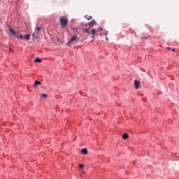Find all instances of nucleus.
<instances>
[{
	"instance_id": "obj_11",
	"label": "nucleus",
	"mask_w": 179,
	"mask_h": 179,
	"mask_svg": "<svg viewBox=\"0 0 179 179\" xmlns=\"http://www.w3.org/2000/svg\"><path fill=\"white\" fill-rule=\"evenodd\" d=\"M32 36H33L34 38H37V37H38V33L35 31V32L33 34Z\"/></svg>"
},
{
	"instance_id": "obj_22",
	"label": "nucleus",
	"mask_w": 179,
	"mask_h": 179,
	"mask_svg": "<svg viewBox=\"0 0 179 179\" xmlns=\"http://www.w3.org/2000/svg\"><path fill=\"white\" fill-rule=\"evenodd\" d=\"M167 50H171V48L168 47V48H167Z\"/></svg>"
},
{
	"instance_id": "obj_16",
	"label": "nucleus",
	"mask_w": 179,
	"mask_h": 179,
	"mask_svg": "<svg viewBox=\"0 0 179 179\" xmlns=\"http://www.w3.org/2000/svg\"><path fill=\"white\" fill-rule=\"evenodd\" d=\"M41 97H43V99H46V97H47V94H41Z\"/></svg>"
},
{
	"instance_id": "obj_13",
	"label": "nucleus",
	"mask_w": 179,
	"mask_h": 179,
	"mask_svg": "<svg viewBox=\"0 0 179 179\" xmlns=\"http://www.w3.org/2000/svg\"><path fill=\"white\" fill-rule=\"evenodd\" d=\"M122 138L123 139H128L129 138L128 134H123Z\"/></svg>"
},
{
	"instance_id": "obj_6",
	"label": "nucleus",
	"mask_w": 179,
	"mask_h": 179,
	"mask_svg": "<svg viewBox=\"0 0 179 179\" xmlns=\"http://www.w3.org/2000/svg\"><path fill=\"white\" fill-rule=\"evenodd\" d=\"M38 85H41V82L38 81V80H36L34 85V87H37V86H38Z\"/></svg>"
},
{
	"instance_id": "obj_9",
	"label": "nucleus",
	"mask_w": 179,
	"mask_h": 179,
	"mask_svg": "<svg viewBox=\"0 0 179 179\" xmlns=\"http://www.w3.org/2000/svg\"><path fill=\"white\" fill-rule=\"evenodd\" d=\"M23 39L24 40H30V35H25L24 36H23Z\"/></svg>"
},
{
	"instance_id": "obj_28",
	"label": "nucleus",
	"mask_w": 179,
	"mask_h": 179,
	"mask_svg": "<svg viewBox=\"0 0 179 179\" xmlns=\"http://www.w3.org/2000/svg\"><path fill=\"white\" fill-rule=\"evenodd\" d=\"M0 47H1V44H0Z\"/></svg>"
},
{
	"instance_id": "obj_26",
	"label": "nucleus",
	"mask_w": 179,
	"mask_h": 179,
	"mask_svg": "<svg viewBox=\"0 0 179 179\" xmlns=\"http://www.w3.org/2000/svg\"><path fill=\"white\" fill-rule=\"evenodd\" d=\"M80 177H83V176L81 175Z\"/></svg>"
},
{
	"instance_id": "obj_17",
	"label": "nucleus",
	"mask_w": 179,
	"mask_h": 179,
	"mask_svg": "<svg viewBox=\"0 0 179 179\" xmlns=\"http://www.w3.org/2000/svg\"><path fill=\"white\" fill-rule=\"evenodd\" d=\"M35 62H38V63L41 62V59H36Z\"/></svg>"
},
{
	"instance_id": "obj_4",
	"label": "nucleus",
	"mask_w": 179,
	"mask_h": 179,
	"mask_svg": "<svg viewBox=\"0 0 179 179\" xmlns=\"http://www.w3.org/2000/svg\"><path fill=\"white\" fill-rule=\"evenodd\" d=\"M90 29V27H89L88 28H83V31H84V33H87V34H91L90 30H89Z\"/></svg>"
},
{
	"instance_id": "obj_24",
	"label": "nucleus",
	"mask_w": 179,
	"mask_h": 179,
	"mask_svg": "<svg viewBox=\"0 0 179 179\" xmlns=\"http://www.w3.org/2000/svg\"><path fill=\"white\" fill-rule=\"evenodd\" d=\"M172 51H176V49H172Z\"/></svg>"
},
{
	"instance_id": "obj_8",
	"label": "nucleus",
	"mask_w": 179,
	"mask_h": 179,
	"mask_svg": "<svg viewBox=\"0 0 179 179\" xmlns=\"http://www.w3.org/2000/svg\"><path fill=\"white\" fill-rule=\"evenodd\" d=\"M81 153H83V155H87V148H83L81 150Z\"/></svg>"
},
{
	"instance_id": "obj_3",
	"label": "nucleus",
	"mask_w": 179,
	"mask_h": 179,
	"mask_svg": "<svg viewBox=\"0 0 179 179\" xmlns=\"http://www.w3.org/2000/svg\"><path fill=\"white\" fill-rule=\"evenodd\" d=\"M134 87H135V89H139V87H141V83L138 80H134Z\"/></svg>"
},
{
	"instance_id": "obj_20",
	"label": "nucleus",
	"mask_w": 179,
	"mask_h": 179,
	"mask_svg": "<svg viewBox=\"0 0 179 179\" xmlns=\"http://www.w3.org/2000/svg\"><path fill=\"white\" fill-rule=\"evenodd\" d=\"M9 50L10 51V52H13V50H12V48H10Z\"/></svg>"
},
{
	"instance_id": "obj_5",
	"label": "nucleus",
	"mask_w": 179,
	"mask_h": 179,
	"mask_svg": "<svg viewBox=\"0 0 179 179\" xmlns=\"http://www.w3.org/2000/svg\"><path fill=\"white\" fill-rule=\"evenodd\" d=\"M94 24H96V21L95 20H92L91 21L88 25H89V27H93V26H94Z\"/></svg>"
},
{
	"instance_id": "obj_12",
	"label": "nucleus",
	"mask_w": 179,
	"mask_h": 179,
	"mask_svg": "<svg viewBox=\"0 0 179 179\" xmlns=\"http://www.w3.org/2000/svg\"><path fill=\"white\" fill-rule=\"evenodd\" d=\"M85 18L87 19V20H92V15H85Z\"/></svg>"
},
{
	"instance_id": "obj_18",
	"label": "nucleus",
	"mask_w": 179,
	"mask_h": 179,
	"mask_svg": "<svg viewBox=\"0 0 179 179\" xmlns=\"http://www.w3.org/2000/svg\"><path fill=\"white\" fill-rule=\"evenodd\" d=\"M71 44H72V42H71V41H69L67 42L66 45H71Z\"/></svg>"
},
{
	"instance_id": "obj_1",
	"label": "nucleus",
	"mask_w": 179,
	"mask_h": 179,
	"mask_svg": "<svg viewBox=\"0 0 179 179\" xmlns=\"http://www.w3.org/2000/svg\"><path fill=\"white\" fill-rule=\"evenodd\" d=\"M68 24V20L66 17H61L60 18V25L62 29H64Z\"/></svg>"
},
{
	"instance_id": "obj_25",
	"label": "nucleus",
	"mask_w": 179,
	"mask_h": 179,
	"mask_svg": "<svg viewBox=\"0 0 179 179\" xmlns=\"http://www.w3.org/2000/svg\"><path fill=\"white\" fill-rule=\"evenodd\" d=\"M86 27H87V24H85Z\"/></svg>"
},
{
	"instance_id": "obj_23",
	"label": "nucleus",
	"mask_w": 179,
	"mask_h": 179,
	"mask_svg": "<svg viewBox=\"0 0 179 179\" xmlns=\"http://www.w3.org/2000/svg\"><path fill=\"white\" fill-rule=\"evenodd\" d=\"M106 40L108 41V37H106Z\"/></svg>"
},
{
	"instance_id": "obj_27",
	"label": "nucleus",
	"mask_w": 179,
	"mask_h": 179,
	"mask_svg": "<svg viewBox=\"0 0 179 179\" xmlns=\"http://www.w3.org/2000/svg\"><path fill=\"white\" fill-rule=\"evenodd\" d=\"M83 174H85V172H83Z\"/></svg>"
},
{
	"instance_id": "obj_19",
	"label": "nucleus",
	"mask_w": 179,
	"mask_h": 179,
	"mask_svg": "<svg viewBox=\"0 0 179 179\" xmlns=\"http://www.w3.org/2000/svg\"><path fill=\"white\" fill-rule=\"evenodd\" d=\"M79 167L80 169H83V167H85V166L83 164H79Z\"/></svg>"
},
{
	"instance_id": "obj_21",
	"label": "nucleus",
	"mask_w": 179,
	"mask_h": 179,
	"mask_svg": "<svg viewBox=\"0 0 179 179\" xmlns=\"http://www.w3.org/2000/svg\"><path fill=\"white\" fill-rule=\"evenodd\" d=\"M73 31H78V28H74Z\"/></svg>"
},
{
	"instance_id": "obj_15",
	"label": "nucleus",
	"mask_w": 179,
	"mask_h": 179,
	"mask_svg": "<svg viewBox=\"0 0 179 179\" xmlns=\"http://www.w3.org/2000/svg\"><path fill=\"white\" fill-rule=\"evenodd\" d=\"M41 30V27H38L37 29H35V31H36V33H38V31H40Z\"/></svg>"
},
{
	"instance_id": "obj_14",
	"label": "nucleus",
	"mask_w": 179,
	"mask_h": 179,
	"mask_svg": "<svg viewBox=\"0 0 179 179\" xmlns=\"http://www.w3.org/2000/svg\"><path fill=\"white\" fill-rule=\"evenodd\" d=\"M15 37H17V38L23 39V36L19 35V34H17L15 35Z\"/></svg>"
},
{
	"instance_id": "obj_2",
	"label": "nucleus",
	"mask_w": 179,
	"mask_h": 179,
	"mask_svg": "<svg viewBox=\"0 0 179 179\" xmlns=\"http://www.w3.org/2000/svg\"><path fill=\"white\" fill-rule=\"evenodd\" d=\"M79 40V38H78V36L74 35L73 37L70 38V43H75Z\"/></svg>"
},
{
	"instance_id": "obj_10",
	"label": "nucleus",
	"mask_w": 179,
	"mask_h": 179,
	"mask_svg": "<svg viewBox=\"0 0 179 179\" xmlns=\"http://www.w3.org/2000/svg\"><path fill=\"white\" fill-rule=\"evenodd\" d=\"M96 33H97V31H96V29L92 30V34L93 38H94V34H96Z\"/></svg>"
},
{
	"instance_id": "obj_7",
	"label": "nucleus",
	"mask_w": 179,
	"mask_h": 179,
	"mask_svg": "<svg viewBox=\"0 0 179 179\" xmlns=\"http://www.w3.org/2000/svg\"><path fill=\"white\" fill-rule=\"evenodd\" d=\"M9 31L10 33L13 34V36H16V34H17V33H16V31H15L12 28H9Z\"/></svg>"
}]
</instances>
